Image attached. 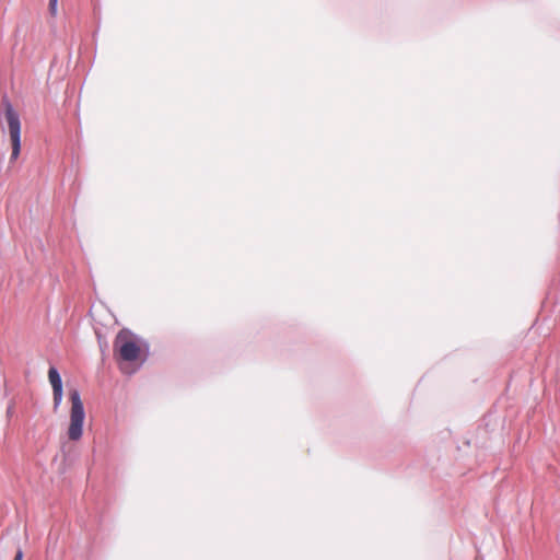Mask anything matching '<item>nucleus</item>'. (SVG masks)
I'll list each match as a JSON object with an SVG mask.
<instances>
[{"mask_svg": "<svg viewBox=\"0 0 560 560\" xmlns=\"http://www.w3.org/2000/svg\"><path fill=\"white\" fill-rule=\"evenodd\" d=\"M63 390H52L54 411H57L62 402Z\"/></svg>", "mask_w": 560, "mask_h": 560, "instance_id": "obj_5", "label": "nucleus"}, {"mask_svg": "<svg viewBox=\"0 0 560 560\" xmlns=\"http://www.w3.org/2000/svg\"><path fill=\"white\" fill-rule=\"evenodd\" d=\"M13 560H23V551L21 549L16 551Z\"/></svg>", "mask_w": 560, "mask_h": 560, "instance_id": "obj_7", "label": "nucleus"}, {"mask_svg": "<svg viewBox=\"0 0 560 560\" xmlns=\"http://www.w3.org/2000/svg\"><path fill=\"white\" fill-rule=\"evenodd\" d=\"M57 3L58 0H49V11L54 16L57 14Z\"/></svg>", "mask_w": 560, "mask_h": 560, "instance_id": "obj_6", "label": "nucleus"}, {"mask_svg": "<svg viewBox=\"0 0 560 560\" xmlns=\"http://www.w3.org/2000/svg\"><path fill=\"white\" fill-rule=\"evenodd\" d=\"M114 354L127 362L137 361L141 355L139 338L127 329H121L114 340Z\"/></svg>", "mask_w": 560, "mask_h": 560, "instance_id": "obj_1", "label": "nucleus"}, {"mask_svg": "<svg viewBox=\"0 0 560 560\" xmlns=\"http://www.w3.org/2000/svg\"><path fill=\"white\" fill-rule=\"evenodd\" d=\"M70 422L67 434L70 441H79L83 434V423L85 419L84 406L78 389L69 392Z\"/></svg>", "mask_w": 560, "mask_h": 560, "instance_id": "obj_2", "label": "nucleus"}, {"mask_svg": "<svg viewBox=\"0 0 560 560\" xmlns=\"http://www.w3.org/2000/svg\"><path fill=\"white\" fill-rule=\"evenodd\" d=\"M48 381L51 385L52 390H63L62 380L56 368L50 366L48 370Z\"/></svg>", "mask_w": 560, "mask_h": 560, "instance_id": "obj_4", "label": "nucleus"}, {"mask_svg": "<svg viewBox=\"0 0 560 560\" xmlns=\"http://www.w3.org/2000/svg\"><path fill=\"white\" fill-rule=\"evenodd\" d=\"M4 114L12 144L11 161H15L21 152V121L9 102L5 103Z\"/></svg>", "mask_w": 560, "mask_h": 560, "instance_id": "obj_3", "label": "nucleus"}]
</instances>
